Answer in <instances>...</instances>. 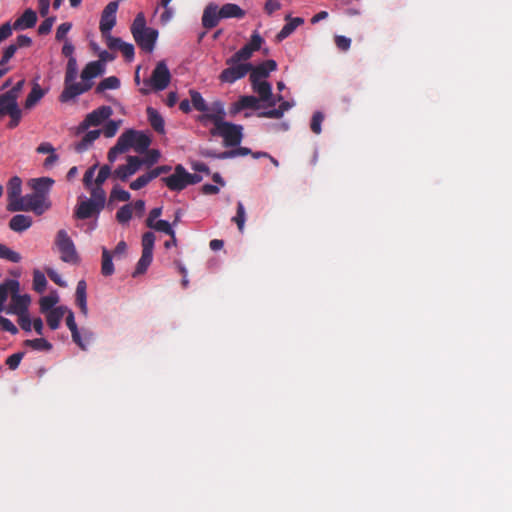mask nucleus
<instances>
[{
	"mask_svg": "<svg viewBox=\"0 0 512 512\" xmlns=\"http://www.w3.org/2000/svg\"><path fill=\"white\" fill-rule=\"evenodd\" d=\"M324 120V115L317 111L313 114L312 116V119H311V124H310V128L312 130L313 133L315 134H320L321 133V125H322V122Z\"/></svg>",
	"mask_w": 512,
	"mask_h": 512,
	"instance_id": "52",
	"label": "nucleus"
},
{
	"mask_svg": "<svg viewBox=\"0 0 512 512\" xmlns=\"http://www.w3.org/2000/svg\"><path fill=\"white\" fill-rule=\"evenodd\" d=\"M24 345L37 351H50L52 344L44 338L27 339Z\"/></svg>",
	"mask_w": 512,
	"mask_h": 512,
	"instance_id": "34",
	"label": "nucleus"
},
{
	"mask_svg": "<svg viewBox=\"0 0 512 512\" xmlns=\"http://www.w3.org/2000/svg\"><path fill=\"white\" fill-rule=\"evenodd\" d=\"M104 72V66L99 61L89 62L81 72V79L84 82H91V79L101 75Z\"/></svg>",
	"mask_w": 512,
	"mask_h": 512,
	"instance_id": "23",
	"label": "nucleus"
},
{
	"mask_svg": "<svg viewBox=\"0 0 512 512\" xmlns=\"http://www.w3.org/2000/svg\"><path fill=\"white\" fill-rule=\"evenodd\" d=\"M19 286V282L12 279L6 280L4 283L0 284V305L3 308L9 294L14 295V293L19 292Z\"/></svg>",
	"mask_w": 512,
	"mask_h": 512,
	"instance_id": "29",
	"label": "nucleus"
},
{
	"mask_svg": "<svg viewBox=\"0 0 512 512\" xmlns=\"http://www.w3.org/2000/svg\"><path fill=\"white\" fill-rule=\"evenodd\" d=\"M101 273L103 276H111L114 273L112 255L105 247L102 248Z\"/></svg>",
	"mask_w": 512,
	"mask_h": 512,
	"instance_id": "31",
	"label": "nucleus"
},
{
	"mask_svg": "<svg viewBox=\"0 0 512 512\" xmlns=\"http://www.w3.org/2000/svg\"><path fill=\"white\" fill-rule=\"evenodd\" d=\"M100 134L101 130L88 131L79 142L75 143V151L78 153H83L86 150H88L89 147L93 144V142L99 138Z\"/></svg>",
	"mask_w": 512,
	"mask_h": 512,
	"instance_id": "28",
	"label": "nucleus"
},
{
	"mask_svg": "<svg viewBox=\"0 0 512 512\" xmlns=\"http://www.w3.org/2000/svg\"><path fill=\"white\" fill-rule=\"evenodd\" d=\"M118 6L117 1H111L103 9L99 23V29L102 35L110 33L115 26Z\"/></svg>",
	"mask_w": 512,
	"mask_h": 512,
	"instance_id": "9",
	"label": "nucleus"
},
{
	"mask_svg": "<svg viewBox=\"0 0 512 512\" xmlns=\"http://www.w3.org/2000/svg\"><path fill=\"white\" fill-rule=\"evenodd\" d=\"M103 209L104 207L99 203L90 199H85L77 204L74 211V217L80 220L97 217Z\"/></svg>",
	"mask_w": 512,
	"mask_h": 512,
	"instance_id": "10",
	"label": "nucleus"
},
{
	"mask_svg": "<svg viewBox=\"0 0 512 512\" xmlns=\"http://www.w3.org/2000/svg\"><path fill=\"white\" fill-rule=\"evenodd\" d=\"M119 138L124 139V144H126L125 146L127 151L133 148L137 153L146 152L151 144V138L149 135L134 129L126 130L120 135Z\"/></svg>",
	"mask_w": 512,
	"mask_h": 512,
	"instance_id": "6",
	"label": "nucleus"
},
{
	"mask_svg": "<svg viewBox=\"0 0 512 512\" xmlns=\"http://www.w3.org/2000/svg\"><path fill=\"white\" fill-rule=\"evenodd\" d=\"M161 180L172 191H181L187 187L186 170L181 164L175 166L172 175L163 177Z\"/></svg>",
	"mask_w": 512,
	"mask_h": 512,
	"instance_id": "11",
	"label": "nucleus"
},
{
	"mask_svg": "<svg viewBox=\"0 0 512 512\" xmlns=\"http://www.w3.org/2000/svg\"><path fill=\"white\" fill-rule=\"evenodd\" d=\"M171 80L170 71L164 61L156 64L150 78L143 80V86L139 89L143 95H148L151 90L162 91L168 87Z\"/></svg>",
	"mask_w": 512,
	"mask_h": 512,
	"instance_id": "1",
	"label": "nucleus"
},
{
	"mask_svg": "<svg viewBox=\"0 0 512 512\" xmlns=\"http://www.w3.org/2000/svg\"><path fill=\"white\" fill-rule=\"evenodd\" d=\"M44 96L43 90L38 84H35L25 100V108L31 109Z\"/></svg>",
	"mask_w": 512,
	"mask_h": 512,
	"instance_id": "33",
	"label": "nucleus"
},
{
	"mask_svg": "<svg viewBox=\"0 0 512 512\" xmlns=\"http://www.w3.org/2000/svg\"><path fill=\"white\" fill-rule=\"evenodd\" d=\"M132 175V172L126 167V165H120L113 171V177L120 179L121 181H126Z\"/></svg>",
	"mask_w": 512,
	"mask_h": 512,
	"instance_id": "57",
	"label": "nucleus"
},
{
	"mask_svg": "<svg viewBox=\"0 0 512 512\" xmlns=\"http://www.w3.org/2000/svg\"><path fill=\"white\" fill-rule=\"evenodd\" d=\"M232 221L236 223L238 230L243 232L246 221V212L242 202L237 203L236 215L232 218Z\"/></svg>",
	"mask_w": 512,
	"mask_h": 512,
	"instance_id": "45",
	"label": "nucleus"
},
{
	"mask_svg": "<svg viewBox=\"0 0 512 512\" xmlns=\"http://www.w3.org/2000/svg\"><path fill=\"white\" fill-rule=\"evenodd\" d=\"M130 193L124 189H121L119 187H114L110 193V201H122L127 202L130 200Z\"/></svg>",
	"mask_w": 512,
	"mask_h": 512,
	"instance_id": "50",
	"label": "nucleus"
},
{
	"mask_svg": "<svg viewBox=\"0 0 512 512\" xmlns=\"http://www.w3.org/2000/svg\"><path fill=\"white\" fill-rule=\"evenodd\" d=\"M157 37L158 31L155 29H149L144 31V33L134 36L133 38L142 50L152 52L155 47Z\"/></svg>",
	"mask_w": 512,
	"mask_h": 512,
	"instance_id": "18",
	"label": "nucleus"
},
{
	"mask_svg": "<svg viewBox=\"0 0 512 512\" xmlns=\"http://www.w3.org/2000/svg\"><path fill=\"white\" fill-rule=\"evenodd\" d=\"M0 258L10 261L12 263H18L22 259L21 255L18 252L10 249L9 247H7L6 245L1 244V243H0Z\"/></svg>",
	"mask_w": 512,
	"mask_h": 512,
	"instance_id": "39",
	"label": "nucleus"
},
{
	"mask_svg": "<svg viewBox=\"0 0 512 512\" xmlns=\"http://www.w3.org/2000/svg\"><path fill=\"white\" fill-rule=\"evenodd\" d=\"M225 110L224 104L221 101H214L211 106H209L208 112L199 116V121L204 122L206 120L211 121L214 124V127L220 125V123H224Z\"/></svg>",
	"mask_w": 512,
	"mask_h": 512,
	"instance_id": "12",
	"label": "nucleus"
},
{
	"mask_svg": "<svg viewBox=\"0 0 512 512\" xmlns=\"http://www.w3.org/2000/svg\"><path fill=\"white\" fill-rule=\"evenodd\" d=\"M72 24L70 22L62 23L58 26L56 30L55 38L57 41L67 40L66 36L68 32L71 30Z\"/></svg>",
	"mask_w": 512,
	"mask_h": 512,
	"instance_id": "56",
	"label": "nucleus"
},
{
	"mask_svg": "<svg viewBox=\"0 0 512 512\" xmlns=\"http://www.w3.org/2000/svg\"><path fill=\"white\" fill-rule=\"evenodd\" d=\"M17 109H19V106L15 98H12L7 93L0 95V117L12 114Z\"/></svg>",
	"mask_w": 512,
	"mask_h": 512,
	"instance_id": "30",
	"label": "nucleus"
},
{
	"mask_svg": "<svg viewBox=\"0 0 512 512\" xmlns=\"http://www.w3.org/2000/svg\"><path fill=\"white\" fill-rule=\"evenodd\" d=\"M144 164L143 160L137 156H128L126 167L132 172L134 175L140 167Z\"/></svg>",
	"mask_w": 512,
	"mask_h": 512,
	"instance_id": "53",
	"label": "nucleus"
},
{
	"mask_svg": "<svg viewBox=\"0 0 512 512\" xmlns=\"http://www.w3.org/2000/svg\"><path fill=\"white\" fill-rule=\"evenodd\" d=\"M155 235L152 232H146L142 236V252L153 255Z\"/></svg>",
	"mask_w": 512,
	"mask_h": 512,
	"instance_id": "48",
	"label": "nucleus"
},
{
	"mask_svg": "<svg viewBox=\"0 0 512 512\" xmlns=\"http://www.w3.org/2000/svg\"><path fill=\"white\" fill-rule=\"evenodd\" d=\"M125 145L124 139L118 138L116 144L108 151L107 158L110 163L115 162L119 154L127 152Z\"/></svg>",
	"mask_w": 512,
	"mask_h": 512,
	"instance_id": "42",
	"label": "nucleus"
},
{
	"mask_svg": "<svg viewBox=\"0 0 512 512\" xmlns=\"http://www.w3.org/2000/svg\"><path fill=\"white\" fill-rule=\"evenodd\" d=\"M24 355H25L24 352H18V353H14V354L10 355L6 359V365L9 367V369L15 370L16 368H18Z\"/></svg>",
	"mask_w": 512,
	"mask_h": 512,
	"instance_id": "55",
	"label": "nucleus"
},
{
	"mask_svg": "<svg viewBox=\"0 0 512 512\" xmlns=\"http://www.w3.org/2000/svg\"><path fill=\"white\" fill-rule=\"evenodd\" d=\"M0 327L3 331L10 332L13 335L18 333V328L12 323V321L3 316H0Z\"/></svg>",
	"mask_w": 512,
	"mask_h": 512,
	"instance_id": "60",
	"label": "nucleus"
},
{
	"mask_svg": "<svg viewBox=\"0 0 512 512\" xmlns=\"http://www.w3.org/2000/svg\"><path fill=\"white\" fill-rule=\"evenodd\" d=\"M18 49L14 44H10L3 52L2 58L0 60V66H5L9 60L14 56Z\"/></svg>",
	"mask_w": 512,
	"mask_h": 512,
	"instance_id": "61",
	"label": "nucleus"
},
{
	"mask_svg": "<svg viewBox=\"0 0 512 512\" xmlns=\"http://www.w3.org/2000/svg\"><path fill=\"white\" fill-rule=\"evenodd\" d=\"M17 202L7 205V210L10 212L33 211L37 215H42L51 207L49 199L42 198V196L35 193L26 194Z\"/></svg>",
	"mask_w": 512,
	"mask_h": 512,
	"instance_id": "2",
	"label": "nucleus"
},
{
	"mask_svg": "<svg viewBox=\"0 0 512 512\" xmlns=\"http://www.w3.org/2000/svg\"><path fill=\"white\" fill-rule=\"evenodd\" d=\"M160 158V152L156 149L148 150L146 158L143 160L144 164L147 166H152L155 164Z\"/></svg>",
	"mask_w": 512,
	"mask_h": 512,
	"instance_id": "62",
	"label": "nucleus"
},
{
	"mask_svg": "<svg viewBox=\"0 0 512 512\" xmlns=\"http://www.w3.org/2000/svg\"><path fill=\"white\" fill-rule=\"evenodd\" d=\"M150 28L146 27V20L143 13H138L131 25V33L134 36L144 33V31L149 30Z\"/></svg>",
	"mask_w": 512,
	"mask_h": 512,
	"instance_id": "36",
	"label": "nucleus"
},
{
	"mask_svg": "<svg viewBox=\"0 0 512 512\" xmlns=\"http://www.w3.org/2000/svg\"><path fill=\"white\" fill-rule=\"evenodd\" d=\"M226 64L228 67L219 75L220 81L224 83H234L235 81L244 78L250 70H252L251 63H229L227 59Z\"/></svg>",
	"mask_w": 512,
	"mask_h": 512,
	"instance_id": "7",
	"label": "nucleus"
},
{
	"mask_svg": "<svg viewBox=\"0 0 512 512\" xmlns=\"http://www.w3.org/2000/svg\"><path fill=\"white\" fill-rule=\"evenodd\" d=\"M190 97H191V104L194 107L195 110L199 112H208L209 106L202 97L201 93H199L196 90H190L189 91Z\"/></svg>",
	"mask_w": 512,
	"mask_h": 512,
	"instance_id": "32",
	"label": "nucleus"
},
{
	"mask_svg": "<svg viewBox=\"0 0 512 512\" xmlns=\"http://www.w3.org/2000/svg\"><path fill=\"white\" fill-rule=\"evenodd\" d=\"M252 154V151L247 147H238L236 149L223 151L219 153L220 159L235 158L238 156H246Z\"/></svg>",
	"mask_w": 512,
	"mask_h": 512,
	"instance_id": "46",
	"label": "nucleus"
},
{
	"mask_svg": "<svg viewBox=\"0 0 512 512\" xmlns=\"http://www.w3.org/2000/svg\"><path fill=\"white\" fill-rule=\"evenodd\" d=\"M243 127L230 122L220 123L210 130L211 135L221 136L225 147H236L243 139Z\"/></svg>",
	"mask_w": 512,
	"mask_h": 512,
	"instance_id": "4",
	"label": "nucleus"
},
{
	"mask_svg": "<svg viewBox=\"0 0 512 512\" xmlns=\"http://www.w3.org/2000/svg\"><path fill=\"white\" fill-rule=\"evenodd\" d=\"M30 301L31 298L29 295H19L18 293H14V295L11 296V304L8 312L17 315L28 313Z\"/></svg>",
	"mask_w": 512,
	"mask_h": 512,
	"instance_id": "19",
	"label": "nucleus"
},
{
	"mask_svg": "<svg viewBox=\"0 0 512 512\" xmlns=\"http://www.w3.org/2000/svg\"><path fill=\"white\" fill-rule=\"evenodd\" d=\"M252 89L258 94L259 100L266 102L267 106L274 107L275 99L272 94V86L267 81L251 82Z\"/></svg>",
	"mask_w": 512,
	"mask_h": 512,
	"instance_id": "15",
	"label": "nucleus"
},
{
	"mask_svg": "<svg viewBox=\"0 0 512 512\" xmlns=\"http://www.w3.org/2000/svg\"><path fill=\"white\" fill-rule=\"evenodd\" d=\"M22 180L18 176L12 177L8 184H7V197H8V204H15L18 203L17 201H20L22 196Z\"/></svg>",
	"mask_w": 512,
	"mask_h": 512,
	"instance_id": "21",
	"label": "nucleus"
},
{
	"mask_svg": "<svg viewBox=\"0 0 512 512\" xmlns=\"http://www.w3.org/2000/svg\"><path fill=\"white\" fill-rule=\"evenodd\" d=\"M253 52L244 45L240 50L234 53L230 58H228L229 63H236L242 61H247L252 57Z\"/></svg>",
	"mask_w": 512,
	"mask_h": 512,
	"instance_id": "44",
	"label": "nucleus"
},
{
	"mask_svg": "<svg viewBox=\"0 0 512 512\" xmlns=\"http://www.w3.org/2000/svg\"><path fill=\"white\" fill-rule=\"evenodd\" d=\"M132 213V204H126L117 211L116 219L121 224L127 223L132 218Z\"/></svg>",
	"mask_w": 512,
	"mask_h": 512,
	"instance_id": "47",
	"label": "nucleus"
},
{
	"mask_svg": "<svg viewBox=\"0 0 512 512\" xmlns=\"http://www.w3.org/2000/svg\"><path fill=\"white\" fill-rule=\"evenodd\" d=\"M55 245L60 253V258L63 262L76 264L79 257L74 245V242L69 237L66 230H59L56 235Z\"/></svg>",
	"mask_w": 512,
	"mask_h": 512,
	"instance_id": "5",
	"label": "nucleus"
},
{
	"mask_svg": "<svg viewBox=\"0 0 512 512\" xmlns=\"http://www.w3.org/2000/svg\"><path fill=\"white\" fill-rule=\"evenodd\" d=\"M33 220L30 216L17 214L9 221V228L14 232H23L32 226Z\"/></svg>",
	"mask_w": 512,
	"mask_h": 512,
	"instance_id": "22",
	"label": "nucleus"
},
{
	"mask_svg": "<svg viewBox=\"0 0 512 512\" xmlns=\"http://www.w3.org/2000/svg\"><path fill=\"white\" fill-rule=\"evenodd\" d=\"M37 23V14L32 9H26L23 14L18 17L13 23V28L16 31H21L33 28Z\"/></svg>",
	"mask_w": 512,
	"mask_h": 512,
	"instance_id": "20",
	"label": "nucleus"
},
{
	"mask_svg": "<svg viewBox=\"0 0 512 512\" xmlns=\"http://www.w3.org/2000/svg\"><path fill=\"white\" fill-rule=\"evenodd\" d=\"M260 100L252 95L240 96L238 101L233 103L229 109V113L232 116L237 115L244 109L258 110L260 108Z\"/></svg>",
	"mask_w": 512,
	"mask_h": 512,
	"instance_id": "13",
	"label": "nucleus"
},
{
	"mask_svg": "<svg viewBox=\"0 0 512 512\" xmlns=\"http://www.w3.org/2000/svg\"><path fill=\"white\" fill-rule=\"evenodd\" d=\"M152 180H153V177H152V175H151V173L149 171V172L139 176L134 181H132L130 183V188L132 190H139V189L145 187Z\"/></svg>",
	"mask_w": 512,
	"mask_h": 512,
	"instance_id": "49",
	"label": "nucleus"
},
{
	"mask_svg": "<svg viewBox=\"0 0 512 512\" xmlns=\"http://www.w3.org/2000/svg\"><path fill=\"white\" fill-rule=\"evenodd\" d=\"M67 311L66 306H58L53 310L45 313L47 324L52 330H56L60 326V322Z\"/></svg>",
	"mask_w": 512,
	"mask_h": 512,
	"instance_id": "26",
	"label": "nucleus"
},
{
	"mask_svg": "<svg viewBox=\"0 0 512 512\" xmlns=\"http://www.w3.org/2000/svg\"><path fill=\"white\" fill-rule=\"evenodd\" d=\"M28 184L33 190V193L42 196V198L49 199V192L54 184V180L49 177L33 178L30 179Z\"/></svg>",
	"mask_w": 512,
	"mask_h": 512,
	"instance_id": "16",
	"label": "nucleus"
},
{
	"mask_svg": "<svg viewBox=\"0 0 512 512\" xmlns=\"http://www.w3.org/2000/svg\"><path fill=\"white\" fill-rule=\"evenodd\" d=\"M147 227L159 232H163L169 235L170 238L174 239V230L172 228V225L166 220H157L153 223H150V225H147Z\"/></svg>",
	"mask_w": 512,
	"mask_h": 512,
	"instance_id": "40",
	"label": "nucleus"
},
{
	"mask_svg": "<svg viewBox=\"0 0 512 512\" xmlns=\"http://www.w3.org/2000/svg\"><path fill=\"white\" fill-rule=\"evenodd\" d=\"M119 125L120 121L110 120L105 124L101 132H103L106 138H111L116 135Z\"/></svg>",
	"mask_w": 512,
	"mask_h": 512,
	"instance_id": "51",
	"label": "nucleus"
},
{
	"mask_svg": "<svg viewBox=\"0 0 512 512\" xmlns=\"http://www.w3.org/2000/svg\"><path fill=\"white\" fill-rule=\"evenodd\" d=\"M55 17L46 18L38 27L39 35H47L51 32L52 26L55 22Z\"/></svg>",
	"mask_w": 512,
	"mask_h": 512,
	"instance_id": "58",
	"label": "nucleus"
},
{
	"mask_svg": "<svg viewBox=\"0 0 512 512\" xmlns=\"http://www.w3.org/2000/svg\"><path fill=\"white\" fill-rule=\"evenodd\" d=\"M78 70L66 69L64 78V89L60 94L61 102H68L69 100L87 92L93 86L92 82L76 83Z\"/></svg>",
	"mask_w": 512,
	"mask_h": 512,
	"instance_id": "3",
	"label": "nucleus"
},
{
	"mask_svg": "<svg viewBox=\"0 0 512 512\" xmlns=\"http://www.w3.org/2000/svg\"><path fill=\"white\" fill-rule=\"evenodd\" d=\"M46 286L47 280L45 275L41 271L35 270L33 272V289L38 293H42L46 289Z\"/></svg>",
	"mask_w": 512,
	"mask_h": 512,
	"instance_id": "43",
	"label": "nucleus"
},
{
	"mask_svg": "<svg viewBox=\"0 0 512 512\" xmlns=\"http://www.w3.org/2000/svg\"><path fill=\"white\" fill-rule=\"evenodd\" d=\"M119 50L128 61H131L134 58V46L131 43L123 41Z\"/></svg>",
	"mask_w": 512,
	"mask_h": 512,
	"instance_id": "64",
	"label": "nucleus"
},
{
	"mask_svg": "<svg viewBox=\"0 0 512 512\" xmlns=\"http://www.w3.org/2000/svg\"><path fill=\"white\" fill-rule=\"evenodd\" d=\"M110 175L113 176V172H111V167L109 165H103L100 168L98 175L95 179V184L103 185V183L108 179Z\"/></svg>",
	"mask_w": 512,
	"mask_h": 512,
	"instance_id": "54",
	"label": "nucleus"
},
{
	"mask_svg": "<svg viewBox=\"0 0 512 512\" xmlns=\"http://www.w3.org/2000/svg\"><path fill=\"white\" fill-rule=\"evenodd\" d=\"M287 23L283 26V28L279 31L276 38L278 41H282L290 36L297 27L304 23V19L301 17L291 18L290 16L286 17Z\"/></svg>",
	"mask_w": 512,
	"mask_h": 512,
	"instance_id": "24",
	"label": "nucleus"
},
{
	"mask_svg": "<svg viewBox=\"0 0 512 512\" xmlns=\"http://www.w3.org/2000/svg\"><path fill=\"white\" fill-rule=\"evenodd\" d=\"M120 86V80L116 76H110L103 79L95 89L96 93H102L108 89H117Z\"/></svg>",
	"mask_w": 512,
	"mask_h": 512,
	"instance_id": "35",
	"label": "nucleus"
},
{
	"mask_svg": "<svg viewBox=\"0 0 512 512\" xmlns=\"http://www.w3.org/2000/svg\"><path fill=\"white\" fill-rule=\"evenodd\" d=\"M336 46L342 50L347 51L351 46V39L342 35L335 36Z\"/></svg>",
	"mask_w": 512,
	"mask_h": 512,
	"instance_id": "63",
	"label": "nucleus"
},
{
	"mask_svg": "<svg viewBox=\"0 0 512 512\" xmlns=\"http://www.w3.org/2000/svg\"><path fill=\"white\" fill-rule=\"evenodd\" d=\"M90 190L91 197L89 198L92 201H95L105 207L106 202V192L102 188V185L95 184V186H91L88 188Z\"/></svg>",
	"mask_w": 512,
	"mask_h": 512,
	"instance_id": "38",
	"label": "nucleus"
},
{
	"mask_svg": "<svg viewBox=\"0 0 512 512\" xmlns=\"http://www.w3.org/2000/svg\"><path fill=\"white\" fill-rule=\"evenodd\" d=\"M277 63L274 60H266L261 64L254 67L252 65V70H250V82L264 81L263 79L269 76V73L276 70Z\"/></svg>",
	"mask_w": 512,
	"mask_h": 512,
	"instance_id": "14",
	"label": "nucleus"
},
{
	"mask_svg": "<svg viewBox=\"0 0 512 512\" xmlns=\"http://www.w3.org/2000/svg\"><path fill=\"white\" fill-rule=\"evenodd\" d=\"M112 108L110 106H101L91 113L87 114L85 119L80 123L78 132H83L90 126H98L103 121L107 120L112 115Z\"/></svg>",
	"mask_w": 512,
	"mask_h": 512,
	"instance_id": "8",
	"label": "nucleus"
},
{
	"mask_svg": "<svg viewBox=\"0 0 512 512\" xmlns=\"http://www.w3.org/2000/svg\"><path fill=\"white\" fill-rule=\"evenodd\" d=\"M219 8L215 3H209L202 15V25L205 29H212L216 27L222 19L220 16Z\"/></svg>",
	"mask_w": 512,
	"mask_h": 512,
	"instance_id": "17",
	"label": "nucleus"
},
{
	"mask_svg": "<svg viewBox=\"0 0 512 512\" xmlns=\"http://www.w3.org/2000/svg\"><path fill=\"white\" fill-rule=\"evenodd\" d=\"M263 43L262 37L257 33H253L250 42L245 44L252 52H255L261 48Z\"/></svg>",
	"mask_w": 512,
	"mask_h": 512,
	"instance_id": "59",
	"label": "nucleus"
},
{
	"mask_svg": "<svg viewBox=\"0 0 512 512\" xmlns=\"http://www.w3.org/2000/svg\"><path fill=\"white\" fill-rule=\"evenodd\" d=\"M146 114L151 127L159 134L165 133V122L160 113L152 108L147 107Z\"/></svg>",
	"mask_w": 512,
	"mask_h": 512,
	"instance_id": "25",
	"label": "nucleus"
},
{
	"mask_svg": "<svg viewBox=\"0 0 512 512\" xmlns=\"http://www.w3.org/2000/svg\"><path fill=\"white\" fill-rule=\"evenodd\" d=\"M59 301V298L57 295H47L40 299L39 305H40V311L41 313H47L54 309V306Z\"/></svg>",
	"mask_w": 512,
	"mask_h": 512,
	"instance_id": "41",
	"label": "nucleus"
},
{
	"mask_svg": "<svg viewBox=\"0 0 512 512\" xmlns=\"http://www.w3.org/2000/svg\"><path fill=\"white\" fill-rule=\"evenodd\" d=\"M152 259H153L152 254L142 252L141 257H140L139 261L137 262L136 269L133 272V277H136L140 274L145 273L146 270L148 269L149 265L151 264Z\"/></svg>",
	"mask_w": 512,
	"mask_h": 512,
	"instance_id": "37",
	"label": "nucleus"
},
{
	"mask_svg": "<svg viewBox=\"0 0 512 512\" xmlns=\"http://www.w3.org/2000/svg\"><path fill=\"white\" fill-rule=\"evenodd\" d=\"M220 17L222 19H228V18H237L241 19L245 16V11L234 3H226L224 4L220 9Z\"/></svg>",
	"mask_w": 512,
	"mask_h": 512,
	"instance_id": "27",
	"label": "nucleus"
}]
</instances>
